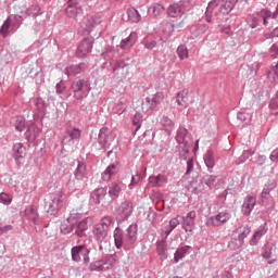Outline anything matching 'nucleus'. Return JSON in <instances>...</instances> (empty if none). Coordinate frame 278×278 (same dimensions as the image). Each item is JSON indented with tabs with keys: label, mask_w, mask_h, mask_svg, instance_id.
<instances>
[{
	"label": "nucleus",
	"mask_w": 278,
	"mask_h": 278,
	"mask_svg": "<svg viewBox=\"0 0 278 278\" xmlns=\"http://www.w3.org/2000/svg\"><path fill=\"white\" fill-rule=\"evenodd\" d=\"M236 3H238V0H222L219 12L220 14L227 15L236 8Z\"/></svg>",
	"instance_id": "c85d7f7f"
},
{
	"label": "nucleus",
	"mask_w": 278,
	"mask_h": 278,
	"mask_svg": "<svg viewBox=\"0 0 278 278\" xmlns=\"http://www.w3.org/2000/svg\"><path fill=\"white\" fill-rule=\"evenodd\" d=\"M217 177L214 175H205L202 178V182H204V186H207L208 188H214L216 186Z\"/></svg>",
	"instance_id": "09e8293b"
},
{
	"label": "nucleus",
	"mask_w": 278,
	"mask_h": 278,
	"mask_svg": "<svg viewBox=\"0 0 278 278\" xmlns=\"http://www.w3.org/2000/svg\"><path fill=\"white\" fill-rule=\"evenodd\" d=\"M81 138V130L78 128H71L66 130V136L63 138V144H75V140Z\"/></svg>",
	"instance_id": "412c9836"
},
{
	"label": "nucleus",
	"mask_w": 278,
	"mask_h": 278,
	"mask_svg": "<svg viewBox=\"0 0 278 278\" xmlns=\"http://www.w3.org/2000/svg\"><path fill=\"white\" fill-rule=\"evenodd\" d=\"M28 16H38L40 14V7L38 4H33L26 10Z\"/></svg>",
	"instance_id": "4d7b16f0"
},
{
	"label": "nucleus",
	"mask_w": 278,
	"mask_h": 278,
	"mask_svg": "<svg viewBox=\"0 0 278 278\" xmlns=\"http://www.w3.org/2000/svg\"><path fill=\"white\" fill-rule=\"evenodd\" d=\"M108 195V191L105 190V188L100 187L98 189H94L91 192V201H93L96 203V205H99L101 203V201H103V199H105V197Z\"/></svg>",
	"instance_id": "bb28decb"
},
{
	"label": "nucleus",
	"mask_w": 278,
	"mask_h": 278,
	"mask_svg": "<svg viewBox=\"0 0 278 278\" xmlns=\"http://www.w3.org/2000/svg\"><path fill=\"white\" fill-rule=\"evenodd\" d=\"M25 215H26L27 218H29V220H31L33 223H38V210L35 208L34 205H30V206L26 207V210H25Z\"/></svg>",
	"instance_id": "79ce46f5"
},
{
	"label": "nucleus",
	"mask_w": 278,
	"mask_h": 278,
	"mask_svg": "<svg viewBox=\"0 0 278 278\" xmlns=\"http://www.w3.org/2000/svg\"><path fill=\"white\" fill-rule=\"evenodd\" d=\"M210 29V26L207 24H200L197 26V34H205Z\"/></svg>",
	"instance_id": "0e129e2a"
},
{
	"label": "nucleus",
	"mask_w": 278,
	"mask_h": 278,
	"mask_svg": "<svg viewBox=\"0 0 278 278\" xmlns=\"http://www.w3.org/2000/svg\"><path fill=\"white\" fill-rule=\"evenodd\" d=\"M0 203H3V205H10V203H12V195L5 192L0 193Z\"/></svg>",
	"instance_id": "bf43d9fd"
},
{
	"label": "nucleus",
	"mask_w": 278,
	"mask_h": 278,
	"mask_svg": "<svg viewBox=\"0 0 278 278\" xmlns=\"http://www.w3.org/2000/svg\"><path fill=\"white\" fill-rule=\"evenodd\" d=\"M127 20L129 23H140V13L135 8L127 9Z\"/></svg>",
	"instance_id": "4c0bfd02"
},
{
	"label": "nucleus",
	"mask_w": 278,
	"mask_h": 278,
	"mask_svg": "<svg viewBox=\"0 0 278 278\" xmlns=\"http://www.w3.org/2000/svg\"><path fill=\"white\" fill-rule=\"evenodd\" d=\"M270 18H273V12H270L268 9H262L257 13L248 15L247 23L249 27L255 29V27H258L260 23L263 21L264 27H267V29H273V22Z\"/></svg>",
	"instance_id": "7ed1b4c3"
},
{
	"label": "nucleus",
	"mask_w": 278,
	"mask_h": 278,
	"mask_svg": "<svg viewBox=\"0 0 278 278\" xmlns=\"http://www.w3.org/2000/svg\"><path fill=\"white\" fill-rule=\"evenodd\" d=\"M276 188H277V184L275 182L265 185L261 193L262 199H267L268 194H270V192H273V190H275Z\"/></svg>",
	"instance_id": "3c124183"
},
{
	"label": "nucleus",
	"mask_w": 278,
	"mask_h": 278,
	"mask_svg": "<svg viewBox=\"0 0 278 278\" xmlns=\"http://www.w3.org/2000/svg\"><path fill=\"white\" fill-rule=\"evenodd\" d=\"M81 12L84 10L81 9V4H79V0H68L65 13L70 18H76Z\"/></svg>",
	"instance_id": "2eb2a0df"
},
{
	"label": "nucleus",
	"mask_w": 278,
	"mask_h": 278,
	"mask_svg": "<svg viewBox=\"0 0 278 278\" xmlns=\"http://www.w3.org/2000/svg\"><path fill=\"white\" fill-rule=\"evenodd\" d=\"M136 45V33H131L127 38L121 41V49H131Z\"/></svg>",
	"instance_id": "e433bc0d"
},
{
	"label": "nucleus",
	"mask_w": 278,
	"mask_h": 278,
	"mask_svg": "<svg viewBox=\"0 0 278 278\" xmlns=\"http://www.w3.org/2000/svg\"><path fill=\"white\" fill-rule=\"evenodd\" d=\"M188 5H190V2L186 0L173 3L167 8V14L172 18H177V16H181V12H184Z\"/></svg>",
	"instance_id": "4468645a"
},
{
	"label": "nucleus",
	"mask_w": 278,
	"mask_h": 278,
	"mask_svg": "<svg viewBox=\"0 0 278 278\" xmlns=\"http://www.w3.org/2000/svg\"><path fill=\"white\" fill-rule=\"evenodd\" d=\"M134 212V203L129 201H124L121 203V205L116 210V220L118 223H124V220H127L129 216H131Z\"/></svg>",
	"instance_id": "1a4fd4ad"
},
{
	"label": "nucleus",
	"mask_w": 278,
	"mask_h": 278,
	"mask_svg": "<svg viewBox=\"0 0 278 278\" xmlns=\"http://www.w3.org/2000/svg\"><path fill=\"white\" fill-rule=\"evenodd\" d=\"M108 229L103 228V226H100L97 224L93 228V238L97 240V242H103L105 238H108Z\"/></svg>",
	"instance_id": "c756f323"
},
{
	"label": "nucleus",
	"mask_w": 278,
	"mask_h": 278,
	"mask_svg": "<svg viewBox=\"0 0 278 278\" xmlns=\"http://www.w3.org/2000/svg\"><path fill=\"white\" fill-rule=\"evenodd\" d=\"M162 101H164V93L162 92L148 96L141 104V110L142 112H153V110H157Z\"/></svg>",
	"instance_id": "0eeeda50"
},
{
	"label": "nucleus",
	"mask_w": 278,
	"mask_h": 278,
	"mask_svg": "<svg viewBox=\"0 0 278 278\" xmlns=\"http://www.w3.org/2000/svg\"><path fill=\"white\" fill-rule=\"evenodd\" d=\"M144 48L146 49H149V50H151V49H155L156 47H157V41H155V40H148V41H144Z\"/></svg>",
	"instance_id": "69168bd1"
},
{
	"label": "nucleus",
	"mask_w": 278,
	"mask_h": 278,
	"mask_svg": "<svg viewBox=\"0 0 278 278\" xmlns=\"http://www.w3.org/2000/svg\"><path fill=\"white\" fill-rule=\"evenodd\" d=\"M164 10H166L164 4L154 2L148 8V14L157 17L161 16V14H164Z\"/></svg>",
	"instance_id": "7c9ffc66"
},
{
	"label": "nucleus",
	"mask_w": 278,
	"mask_h": 278,
	"mask_svg": "<svg viewBox=\"0 0 278 278\" xmlns=\"http://www.w3.org/2000/svg\"><path fill=\"white\" fill-rule=\"evenodd\" d=\"M93 147L97 151H101L102 149H108L110 147V129L108 127L100 129L98 141L93 143Z\"/></svg>",
	"instance_id": "ddd939ff"
},
{
	"label": "nucleus",
	"mask_w": 278,
	"mask_h": 278,
	"mask_svg": "<svg viewBox=\"0 0 278 278\" xmlns=\"http://www.w3.org/2000/svg\"><path fill=\"white\" fill-rule=\"evenodd\" d=\"M197 218V212L195 211H191L187 214V216H182V229H185V231L187 233H192V231H194V219Z\"/></svg>",
	"instance_id": "dca6fc26"
},
{
	"label": "nucleus",
	"mask_w": 278,
	"mask_h": 278,
	"mask_svg": "<svg viewBox=\"0 0 278 278\" xmlns=\"http://www.w3.org/2000/svg\"><path fill=\"white\" fill-rule=\"evenodd\" d=\"M268 54L270 55V58H277V56H278V43H274V45L269 48Z\"/></svg>",
	"instance_id": "e2e57ef3"
},
{
	"label": "nucleus",
	"mask_w": 278,
	"mask_h": 278,
	"mask_svg": "<svg viewBox=\"0 0 278 278\" xmlns=\"http://www.w3.org/2000/svg\"><path fill=\"white\" fill-rule=\"evenodd\" d=\"M204 163L206 168L212 169L214 166H216V161L214 160V152L212 150H207L204 154Z\"/></svg>",
	"instance_id": "58836bf2"
},
{
	"label": "nucleus",
	"mask_w": 278,
	"mask_h": 278,
	"mask_svg": "<svg viewBox=\"0 0 278 278\" xmlns=\"http://www.w3.org/2000/svg\"><path fill=\"white\" fill-rule=\"evenodd\" d=\"M251 233V227L249 225H241L237 229L232 231V238L229 242V248L232 251H238V249H242L244 247V239L249 238Z\"/></svg>",
	"instance_id": "39448f33"
},
{
	"label": "nucleus",
	"mask_w": 278,
	"mask_h": 278,
	"mask_svg": "<svg viewBox=\"0 0 278 278\" xmlns=\"http://www.w3.org/2000/svg\"><path fill=\"white\" fill-rule=\"evenodd\" d=\"M26 151H27V149L25 148V146H23V143H15L13 146L14 160L18 161V160L25 157Z\"/></svg>",
	"instance_id": "72a5a7b5"
},
{
	"label": "nucleus",
	"mask_w": 278,
	"mask_h": 278,
	"mask_svg": "<svg viewBox=\"0 0 278 278\" xmlns=\"http://www.w3.org/2000/svg\"><path fill=\"white\" fill-rule=\"evenodd\" d=\"M26 139L28 142H34L36 141V138L40 136V128L36 126V124H30L27 127V130L25 132Z\"/></svg>",
	"instance_id": "393cba45"
},
{
	"label": "nucleus",
	"mask_w": 278,
	"mask_h": 278,
	"mask_svg": "<svg viewBox=\"0 0 278 278\" xmlns=\"http://www.w3.org/2000/svg\"><path fill=\"white\" fill-rule=\"evenodd\" d=\"M75 229V225L71 224V220H65L61 225V231L66 236L67 233H71Z\"/></svg>",
	"instance_id": "603ef678"
},
{
	"label": "nucleus",
	"mask_w": 278,
	"mask_h": 278,
	"mask_svg": "<svg viewBox=\"0 0 278 278\" xmlns=\"http://www.w3.org/2000/svg\"><path fill=\"white\" fill-rule=\"evenodd\" d=\"M14 127L16 131H23V129H25V117L17 116L15 119Z\"/></svg>",
	"instance_id": "6e6d98bb"
},
{
	"label": "nucleus",
	"mask_w": 278,
	"mask_h": 278,
	"mask_svg": "<svg viewBox=\"0 0 278 278\" xmlns=\"http://www.w3.org/2000/svg\"><path fill=\"white\" fill-rule=\"evenodd\" d=\"M101 16L88 17L80 27L83 34H90L97 25H101Z\"/></svg>",
	"instance_id": "f3484780"
},
{
	"label": "nucleus",
	"mask_w": 278,
	"mask_h": 278,
	"mask_svg": "<svg viewBox=\"0 0 278 278\" xmlns=\"http://www.w3.org/2000/svg\"><path fill=\"white\" fill-rule=\"evenodd\" d=\"M149 184L152 188H162L168 184V177L166 175L159 174L157 176H150Z\"/></svg>",
	"instance_id": "b1692460"
},
{
	"label": "nucleus",
	"mask_w": 278,
	"mask_h": 278,
	"mask_svg": "<svg viewBox=\"0 0 278 278\" xmlns=\"http://www.w3.org/2000/svg\"><path fill=\"white\" fill-rule=\"evenodd\" d=\"M269 160L270 162H273L274 164L278 163V148H276L269 155Z\"/></svg>",
	"instance_id": "338daca9"
},
{
	"label": "nucleus",
	"mask_w": 278,
	"mask_h": 278,
	"mask_svg": "<svg viewBox=\"0 0 278 278\" xmlns=\"http://www.w3.org/2000/svg\"><path fill=\"white\" fill-rule=\"evenodd\" d=\"M176 53L179 60H188V47L181 45L177 48Z\"/></svg>",
	"instance_id": "864d4df0"
},
{
	"label": "nucleus",
	"mask_w": 278,
	"mask_h": 278,
	"mask_svg": "<svg viewBox=\"0 0 278 278\" xmlns=\"http://www.w3.org/2000/svg\"><path fill=\"white\" fill-rule=\"evenodd\" d=\"M71 90L76 101H84V99H86V97L90 94V90H92V87L90 86V80L81 77H76L72 81Z\"/></svg>",
	"instance_id": "20e7f679"
},
{
	"label": "nucleus",
	"mask_w": 278,
	"mask_h": 278,
	"mask_svg": "<svg viewBox=\"0 0 278 278\" xmlns=\"http://www.w3.org/2000/svg\"><path fill=\"white\" fill-rule=\"evenodd\" d=\"M73 262H81L84 264H90V250L86 245H75L71 250Z\"/></svg>",
	"instance_id": "6e6552de"
},
{
	"label": "nucleus",
	"mask_w": 278,
	"mask_h": 278,
	"mask_svg": "<svg viewBox=\"0 0 278 278\" xmlns=\"http://www.w3.org/2000/svg\"><path fill=\"white\" fill-rule=\"evenodd\" d=\"M86 68V63L72 64L64 68V74L67 75V77H75L76 75H80V73H84Z\"/></svg>",
	"instance_id": "4be33fe9"
},
{
	"label": "nucleus",
	"mask_w": 278,
	"mask_h": 278,
	"mask_svg": "<svg viewBox=\"0 0 278 278\" xmlns=\"http://www.w3.org/2000/svg\"><path fill=\"white\" fill-rule=\"evenodd\" d=\"M118 262V256L116 254H110L102 260L94 261L90 264L89 269L96 270L98 273H105V270H112L116 263Z\"/></svg>",
	"instance_id": "423d86ee"
},
{
	"label": "nucleus",
	"mask_w": 278,
	"mask_h": 278,
	"mask_svg": "<svg viewBox=\"0 0 278 278\" xmlns=\"http://www.w3.org/2000/svg\"><path fill=\"white\" fill-rule=\"evenodd\" d=\"M108 188H109V197L113 201H115V199H118V197H121V192L125 190V186L121 181H113L109 184Z\"/></svg>",
	"instance_id": "6ab92c4d"
},
{
	"label": "nucleus",
	"mask_w": 278,
	"mask_h": 278,
	"mask_svg": "<svg viewBox=\"0 0 278 278\" xmlns=\"http://www.w3.org/2000/svg\"><path fill=\"white\" fill-rule=\"evenodd\" d=\"M273 249H275V244L267 242L264 247H263V252L262 255L265 260H270V256L273 255Z\"/></svg>",
	"instance_id": "8fccbe9b"
},
{
	"label": "nucleus",
	"mask_w": 278,
	"mask_h": 278,
	"mask_svg": "<svg viewBox=\"0 0 278 278\" xmlns=\"http://www.w3.org/2000/svg\"><path fill=\"white\" fill-rule=\"evenodd\" d=\"M65 203L66 194H64V191L58 190L45 198V210L48 214L55 215V213L64 207Z\"/></svg>",
	"instance_id": "f257e3e1"
},
{
	"label": "nucleus",
	"mask_w": 278,
	"mask_h": 278,
	"mask_svg": "<svg viewBox=\"0 0 278 278\" xmlns=\"http://www.w3.org/2000/svg\"><path fill=\"white\" fill-rule=\"evenodd\" d=\"M140 127H142V114L136 113L132 118V134L136 135Z\"/></svg>",
	"instance_id": "37998d69"
},
{
	"label": "nucleus",
	"mask_w": 278,
	"mask_h": 278,
	"mask_svg": "<svg viewBox=\"0 0 278 278\" xmlns=\"http://www.w3.org/2000/svg\"><path fill=\"white\" fill-rule=\"evenodd\" d=\"M266 233H268V224L264 223L255 230V232L253 233L249 241V244L251 247H257V242H260L262 237L266 236Z\"/></svg>",
	"instance_id": "a211bd4d"
},
{
	"label": "nucleus",
	"mask_w": 278,
	"mask_h": 278,
	"mask_svg": "<svg viewBox=\"0 0 278 278\" xmlns=\"http://www.w3.org/2000/svg\"><path fill=\"white\" fill-rule=\"evenodd\" d=\"M35 106L38 116H45V112H47V106H45V100H42V98L36 99Z\"/></svg>",
	"instance_id": "de8ad7c7"
},
{
	"label": "nucleus",
	"mask_w": 278,
	"mask_h": 278,
	"mask_svg": "<svg viewBox=\"0 0 278 278\" xmlns=\"http://www.w3.org/2000/svg\"><path fill=\"white\" fill-rule=\"evenodd\" d=\"M31 73H35V76H31V77H33V79H35L36 84H42V81H43L42 71L31 68L29 72V75H31Z\"/></svg>",
	"instance_id": "13d9d810"
},
{
	"label": "nucleus",
	"mask_w": 278,
	"mask_h": 278,
	"mask_svg": "<svg viewBox=\"0 0 278 278\" xmlns=\"http://www.w3.org/2000/svg\"><path fill=\"white\" fill-rule=\"evenodd\" d=\"M176 103L181 108H188L190 103H194L193 99H190V94L188 93V89H185L177 93Z\"/></svg>",
	"instance_id": "5701e85b"
},
{
	"label": "nucleus",
	"mask_w": 278,
	"mask_h": 278,
	"mask_svg": "<svg viewBox=\"0 0 278 278\" xmlns=\"http://www.w3.org/2000/svg\"><path fill=\"white\" fill-rule=\"evenodd\" d=\"M218 5H220V0H213V1L208 2L206 12H205L206 23H212V14H213L214 10H216V8H218Z\"/></svg>",
	"instance_id": "473e14b6"
},
{
	"label": "nucleus",
	"mask_w": 278,
	"mask_h": 278,
	"mask_svg": "<svg viewBox=\"0 0 278 278\" xmlns=\"http://www.w3.org/2000/svg\"><path fill=\"white\" fill-rule=\"evenodd\" d=\"M93 46H94L93 37L84 38L77 47L76 58H79L80 60L86 58V55H88V53L92 51Z\"/></svg>",
	"instance_id": "9b49d317"
},
{
	"label": "nucleus",
	"mask_w": 278,
	"mask_h": 278,
	"mask_svg": "<svg viewBox=\"0 0 278 278\" xmlns=\"http://www.w3.org/2000/svg\"><path fill=\"white\" fill-rule=\"evenodd\" d=\"M114 242L116 249H122V247L125 249V236H123V230L119 227L114 231Z\"/></svg>",
	"instance_id": "c9c22d12"
},
{
	"label": "nucleus",
	"mask_w": 278,
	"mask_h": 278,
	"mask_svg": "<svg viewBox=\"0 0 278 278\" xmlns=\"http://www.w3.org/2000/svg\"><path fill=\"white\" fill-rule=\"evenodd\" d=\"M98 225L100 227L106 229V231H110V227H112V225H114V218L110 215H106L101 218V220Z\"/></svg>",
	"instance_id": "a18cd8bd"
},
{
	"label": "nucleus",
	"mask_w": 278,
	"mask_h": 278,
	"mask_svg": "<svg viewBox=\"0 0 278 278\" xmlns=\"http://www.w3.org/2000/svg\"><path fill=\"white\" fill-rule=\"evenodd\" d=\"M118 173V164L113 163L106 167V169L102 173L101 179L103 181H110L114 175Z\"/></svg>",
	"instance_id": "a878e982"
},
{
	"label": "nucleus",
	"mask_w": 278,
	"mask_h": 278,
	"mask_svg": "<svg viewBox=\"0 0 278 278\" xmlns=\"http://www.w3.org/2000/svg\"><path fill=\"white\" fill-rule=\"evenodd\" d=\"M166 238L168 237L165 236L163 240L156 242V251L160 260H166L168 257V248L166 245Z\"/></svg>",
	"instance_id": "cd10ccee"
},
{
	"label": "nucleus",
	"mask_w": 278,
	"mask_h": 278,
	"mask_svg": "<svg viewBox=\"0 0 278 278\" xmlns=\"http://www.w3.org/2000/svg\"><path fill=\"white\" fill-rule=\"evenodd\" d=\"M180 223L181 222L179 220V216L174 217L169 220V226L164 230L166 238L170 236L174 229H177V227H179Z\"/></svg>",
	"instance_id": "a19ab883"
},
{
	"label": "nucleus",
	"mask_w": 278,
	"mask_h": 278,
	"mask_svg": "<svg viewBox=\"0 0 278 278\" xmlns=\"http://www.w3.org/2000/svg\"><path fill=\"white\" fill-rule=\"evenodd\" d=\"M176 141L181 160H188L190 149H192V135L188 132V128L180 126L177 129Z\"/></svg>",
	"instance_id": "f03ea898"
},
{
	"label": "nucleus",
	"mask_w": 278,
	"mask_h": 278,
	"mask_svg": "<svg viewBox=\"0 0 278 278\" xmlns=\"http://www.w3.org/2000/svg\"><path fill=\"white\" fill-rule=\"evenodd\" d=\"M203 190H205V184L202 179L200 181L193 180L190 182L189 192H192V194H200Z\"/></svg>",
	"instance_id": "f704fd0d"
},
{
	"label": "nucleus",
	"mask_w": 278,
	"mask_h": 278,
	"mask_svg": "<svg viewBox=\"0 0 278 278\" xmlns=\"http://www.w3.org/2000/svg\"><path fill=\"white\" fill-rule=\"evenodd\" d=\"M190 251V247L189 245H185L179 248L175 254H174V260L175 262H179L180 260H184V257H186V254Z\"/></svg>",
	"instance_id": "c03bdc74"
},
{
	"label": "nucleus",
	"mask_w": 278,
	"mask_h": 278,
	"mask_svg": "<svg viewBox=\"0 0 278 278\" xmlns=\"http://www.w3.org/2000/svg\"><path fill=\"white\" fill-rule=\"evenodd\" d=\"M257 203V199L253 195H248L242 204L241 212L243 216H250Z\"/></svg>",
	"instance_id": "aec40b11"
},
{
	"label": "nucleus",
	"mask_w": 278,
	"mask_h": 278,
	"mask_svg": "<svg viewBox=\"0 0 278 278\" xmlns=\"http://www.w3.org/2000/svg\"><path fill=\"white\" fill-rule=\"evenodd\" d=\"M10 31H14V28H12V18L8 17L0 28V34L2 38H8V34H10Z\"/></svg>",
	"instance_id": "ea45409f"
},
{
	"label": "nucleus",
	"mask_w": 278,
	"mask_h": 278,
	"mask_svg": "<svg viewBox=\"0 0 278 278\" xmlns=\"http://www.w3.org/2000/svg\"><path fill=\"white\" fill-rule=\"evenodd\" d=\"M86 163L78 161L77 167L74 170V177L77 179V181H84L86 179Z\"/></svg>",
	"instance_id": "2f4dec72"
},
{
	"label": "nucleus",
	"mask_w": 278,
	"mask_h": 278,
	"mask_svg": "<svg viewBox=\"0 0 278 278\" xmlns=\"http://www.w3.org/2000/svg\"><path fill=\"white\" fill-rule=\"evenodd\" d=\"M9 18H11L12 29H16V27H21L23 24V16L21 15H11Z\"/></svg>",
	"instance_id": "5fc2aeb1"
},
{
	"label": "nucleus",
	"mask_w": 278,
	"mask_h": 278,
	"mask_svg": "<svg viewBox=\"0 0 278 278\" xmlns=\"http://www.w3.org/2000/svg\"><path fill=\"white\" fill-rule=\"evenodd\" d=\"M55 88H56V94H62L64 90H66V86L62 80L59 84H56Z\"/></svg>",
	"instance_id": "774afa93"
},
{
	"label": "nucleus",
	"mask_w": 278,
	"mask_h": 278,
	"mask_svg": "<svg viewBox=\"0 0 278 278\" xmlns=\"http://www.w3.org/2000/svg\"><path fill=\"white\" fill-rule=\"evenodd\" d=\"M140 182V175H135V176H131V180H130V184L128 185V188L130 190H134V187L135 186H138V184Z\"/></svg>",
	"instance_id": "680f3d73"
},
{
	"label": "nucleus",
	"mask_w": 278,
	"mask_h": 278,
	"mask_svg": "<svg viewBox=\"0 0 278 278\" xmlns=\"http://www.w3.org/2000/svg\"><path fill=\"white\" fill-rule=\"evenodd\" d=\"M161 124L163 125V127H168L169 129H173V119H170L168 116H163V118L161 119Z\"/></svg>",
	"instance_id": "052dcab7"
},
{
	"label": "nucleus",
	"mask_w": 278,
	"mask_h": 278,
	"mask_svg": "<svg viewBox=\"0 0 278 278\" xmlns=\"http://www.w3.org/2000/svg\"><path fill=\"white\" fill-rule=\"evenodd\" d=\"M125 237V249L129 251V249H134V245L136 244V240H138V225L131 224L126 229V232L124 235Z\"/></svg>",
	"instance_id": "f8f14e48"
},
{
	"label": "nucleus",
	"mask_w": 278,
	"mask_h": 278,
	"mask_svg": "<svg viewBox=\"0 0 278 278\" xmlns=\"http://www.w3.org/2000/svg\"><path fill=\"white\" fill-rule=\"evenodd\" d=\"M231 220V213L229 212H219L215 216H211L206 220L207 227H223V225H226V223H229Z\"/></svg>",
	"instance_id": "9d476101"
},
{
	"label": "nucleus",
	"mask_w": 278,
	"mask_h": 278,
	"mask_svg": "<svg viewBox=\"0 0 278 278\" xmlns=\"http://www.w3.org/2000/svg\"><path fill=\"white\" fill-rule=\"evenodd\" d=\"M88 229V218L83 219L76 227L75 233L78 238H84V231Z\"/></svg>",
	"instance_id": "49530a36"
}]
</instances>
